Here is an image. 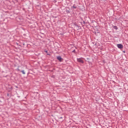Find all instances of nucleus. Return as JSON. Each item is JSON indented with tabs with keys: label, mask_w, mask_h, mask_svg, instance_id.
I'll list each match as a JSON object with an SVG mask.
<instances>
[{
	"label": "nucleus",
	"mask_w": 128,
	"mask_h": 128,
	"mask_svg": "<svg viewBox=\"0 0 128 128\" xmlns=\"http://www.w3.org/2000/svg\"><path fill=\"white\" fill-rule=\"evenodd\" d=\"M46 52H48V51H46Z\"/></svg>",
	"instance_id": "6"
},
{
	"label": "nucleus",
	"mask_w": 128,
	"mask_h": 128,
	"mask_svg": "<svg viewBox=\"0 0 128 128\" xmlns=\"http://www.w3.org/2000/svg\"><path fill=\"white\" fill-rule=\"evenodd\" d=\"M117 46L118 48H124V46H122V44H118Z\"/></svg>",
	"instance_id": "2"
},
{
	"label": "nucleus",
	"mask_w": 128,
	"mask_h": 128,
	"mask_svg": "<svg viewBox=\"0 0 128 128\" xmlns=\"http://www.w3.org/2000/svg\"><path fill=\"white\" fill-rule=\"evenodd\" d=\"M77 61L78 62L84 64V60L82 59V58H77Z\"/></svg>",
	"instance_id": "1"
},
{
	"label": "nucleus",
	"mask_w": 128,
	"mask_h": 128,
	"mask_svg": "<svg viewBox=\"0 0 128 128\" xmlns=\"http://www.w3.org/2000/svg\"><path fill=\"white\" fill-rule=\"evenodd\" d=\"M76 52V50H74L73 51H72V52Z\"/></svg>",
	"instance_id": "5"
},
{
	"label": "nucleus",
	"mask_w": 128,
	"mask_h": 128,
	"mask_svg": "<svg viewBox=\"0 0 128 128\" xmlns=\"http://www.w3.org/2000/svg\"><path fill=\"white\" fill-rule=\"evenodd\" d=\"M57 60H58L60 62H62V58L60 56L57 57Z\"/></svg>",
	"instance_id": "3"
},
{
	"label": "nucleus",
	"mask_w": 128,
	"mask_h": 128,
	"mask_svg": "<svg viewBox=\"0 0 128 128\" xmlns=\"http://www.w3.org/2000/svg\"><path fill=\"white\" fill-rule=\"evenodd\" d=\"M21 72H22V74H26V72H24V70H22V71H21Z\"/></svg>",
	"instance_id": "4"
}]
</instances>
